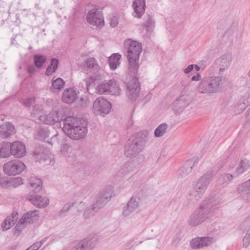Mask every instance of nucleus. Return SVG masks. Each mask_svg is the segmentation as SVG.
<instances>
[{
    "instance_id": "e2e57ef3",
    "label": "nucleus",
    "mask_w": 250,
    "mask_h": 250,
    "mask_svg": "<svg viewBox=\"0 0 250 250\" xmlns=\"http://www.w3.org/2000/svg\"><path fill=\"white\" fill-rule=\"evenodd\" d=\"M70 250H82L80 247H78V243L77 245L73 247Z\"/></svg>"
},
{
    "instance_id": "f03ea898",
    "label": "nucleus",
    "mask_w": 250,
    "mask_h": 250,
    "mask_svg": "<svg viewBox=\"0 0 250 250\" xmlns=\"http://www.w3.org/2000/svg\"><path fill=\"white\" fill-rule=\"evenodd\" d=\"M218 203L214 198L204 200L199 208L191 214L188 221L189 225L195 227L203 223L208 217L209 215Z\"/></svg>"
},
{
    "instance_id": "13d9d810",
    "label": "nucleus",
    "mask_w": 250,
    "mask_h": 250,
    "mask_svg": "<svg viewBox=\"0 0 250 250\" xmlns=\"http://www.w3.org/2000/svg\"><path fill=\"white\" fill-rule=\"evenodd\" d=\"M152 94L150 93L147 94L145 97L143 98V101L145 103L148 102L151 98Z\"/></svg>"
},
{
    "instance_id": "412c9836",
    "label": "nucleus",
    "mask_w": 250,
    "mask_h": 250,
    "mask_svg": "<svg viewBox=\"0 0 250 250\" xmlns=\"http://www.w3.org/2000/svg\"><path fill=\"white\" fill-rule=\"evenodd\" d=\"M12 155L16 158H21L26 155L25 146L21 142L16 141L12 143Z\"/></svg>"
},
{
    "instance_id": "79ce46f5",
    "label": "nucleus",
    "mask_w": 250,
    "mask_h": 250,
    "mask_svg": "<svg viewBox=\"0 0 250 250\" xmlns=\"http://www.w3.org/2000/svg\"><path fill=\"white\" fill-rule=\"evenodd\" d=\"M121 92V89L117 83L116 81L114 80V83L111 84L109 89V94L114 95H119Z\"/></svg>"
},
{
    "instance_id": "774afa93",
    "label": "nucleus",
    "mask_w": 250,
    "mask_h": 250,
    "mask_svg": "<svg viewBox=\"0 0 250 250\" xmlns=\"http://www.w3.org/2000/svg\"><path fill=\"white\" fill-rule=\"evenodd\" d=\"M248 76L250 78V69L248 73Z\"/></svg>"
},
{
    "instance_id": "a19ab883",
    "label": "nucleus",
    "mask_w": 250,
    "mask_h": 250,
    "mask_svg": "<svg viewBox=\"0 0 250 250\" xmlns=\"http://www.w3.org/2000/svg\"><path fill=\"white\" fill-rule=\"evenodd\" d=\"M7 183L9 186L17 188L23 184V180L21 177L12 178L8 180Z\"/></svg>"
},
{
    "instance_id": "8fccbe9b",
    "label": "nucleus",
    "mask_w": 250,
    "mask_h": 250,
    "mask_svg": "<svg viewBox=\"0 0 250 250\" xmlns=\"http://www.w3.org/2000/svg\"><path fill=\"white\" fill-rule=\"evenodd\" d=\"M44 241L42 240L40 242H37L34 244H33L32 246L30 247V248L31 250H38L42 246V245L44 243Z\"/></svg>"
},
{
    "instance_id": "ddd939ff",
    "label": "nucleus",
    "mask_w": 250,
    "mask_h": 250,
    "mask_svg": "<svg viewBox=\"0 0 250 250\" xmlns=\"http://www.w3.org/2000/svg\"><path fill=\"white\" fill-rule=\"evenodd\" d=\"M139 201L140 198L136 195H133L123 208L122 215L125 217L130 215L139 207Z\"/></svg>"
},
{
    "instance_id": "7ed1b4c3",
    "label": "nucleus",
    "mask_w": 250,
    "mask_h": 250,
    "mask_svg": "<svg viewBox=\"0 0 250 250\" xmlns=\"http://www.w3.org/2000/svg\"><path fill=\"white\" fill-rule=\"evenodd\" d=\"M125 47L127 49V58L130 73L137 74L139 68V58L143 51L142 44L136 41L128 39L125 41Z\"/></svg>"
},
{
    "instance_id": "aec40b11",
    "label": "nucleus",
    "mask_w": 250,
    "mask_h": 250,
    "mask_svg": "<svg viewBox=\"0 0 250 250\" xmlns=\"http://www.w3.org/2000/svg\"><path fill=\"white\" fill-rule=\"evenodd\" d=\"M132 6L134 10L133 16L134 17L141 18L145 11V0H133Z\"/></svg>"
},
{
    "instance_id": "9d476101",
    "label": "nucleus",
    "mask_w": 250,
    "mask_h": 250,
    "mask_svg": "<svg viewBox=\"0 0 250 250\" xmlns=\"http://www.w3.org/2000/svg\"><path fill=\"white\" fill-rule=\"evenodd\" d=\"M85 121L82 119L74 116H69L66 117L63 120V130L66 135L69 134L71 132L79 128Z\"/></svg>"
},
{
    "instance_id": "7c9ffc66",
    "label": "nucleus",
    "mask_w": 250,
    "mask_h": 250,
    "mask_svg": "<svg viewBox=\"0 0 250 250\" xmlns=\"http://www.w3.org/2000/svg\"><path fill=\"white\" fill-rule=\"evenodd\" d=\"M114 83V80H110L108 81H104L98 85L96 88L97 92L99 94H109L111 84Z\"/></svg>"
},
{
    "instance_id": "49530a36",
    "label": "nucleus",
    "mask_w": 250,
    "mask_h": 250,
    "mask_svg": "<svg viewBox=\"0 0 250 250\" xmlns=\"http://www.w3.org/2000/svg\"><path fill=\"white\" fill-rule=\"evenodd\" d=\"M90 104V102L86 96H83L80 98L79 104L82 107H85Z\"/></svg>"
},
{
    "instance_id": "473e14b6",
    "label": "nucleus",
    "mask_w": 250,
    "mask_h": 250,
    "mask_svg": "<svg viewBox=\"0 0 250 250\" xmlns=\"http://www.w3.org/2000/svg\"><path fill=\"white\" fill-rule=\"evenodd\" d=\"M234 176H236L235 175L233 176L228 173H223L219 175L218 182L223 187H226L232 181Z\"/></svg>"
},
{
    "instance_id": "37998d69",
    "label": "nucleus",
    "mask_w": 250,
    "mask_h": 250,
    "mask_svg": "<svg viewBox=\"0 0 250 250\" xmlns=\"http://www.w3.org/2000/svg\"><path fill=\"white\" fill-rule=\"evenodd\" d=\"M154 21L152 17L148 15L147 20L143 24V26L146 28L147 31H150L154 26Z\"/></svg>"
},
{
    "instance_id": "2f4dec72",
    "label": "nucleus",
    "mask_w": 250,
    "mask_h": 250,
    "mask_svg": "<svg viewBox=\"0 0 250 250\" xmlns=\"http://www.w3.org/2000/svg\"><path fill=\"white\" fill-rule=\"evenodd\" d=\"M52 80V85L50 87V90L54 93H58L64 86L65 82L60 78Z\"/></svg>"
},
{
    "instance_id": "a211bd4d",
    "label": "nucleus",
    "mask_w": 250,
    "mask_h": 250,
    "mask_svg": "<svg viewBox=\"0 0 250 250\" xmlns=\"http://www.w3.org/2000/svg\"><path fill=\"white\" fill-rule=\"evenodd\" d=\"M28 199L36 207L39 208H44L49 205V200L46 197H42L39 195H33L28 197Z\"/></svg>"
},
{
    "instance_id": "393cba45",
    "label": "nucleus",
    "mask_w": 250,
    "mask_h": 250,
    "mask_svg": "<svg viewBox=\"0 0 250 250\" xmlns=\"http://www.w3.org/2000/svg\"><path fill=\"white\" fill-rule=\"evenodd\" d=\"M250 169V160L247 158L241 159L238 163L234 172L236 176L242 174Z\"/></svg>"
},
{
    "instance_id": "6e6552de",
    "label": "nucleus",
    "mask_w": 250,
    "mask_h": 250,
    "mask_svg": "<svg viewBox=\"0 0 250 250\" xmlns=\"http://www.w3.org/2000/svg\"><path fill=\"white\" fill-rule=\"evenodd\" d=\"M87 23L92 26L101 28L104 25V17L101 12L97 8L89 10L86 15Z\"/></svg>"
},
{
    "instance_id": "4c0bfd02",
    "label": "nucleus",
    "mask_w": 250,
    "mask_h": 250,
    "mask_svg": "<svg viewBox=\"0 0 250 250\" xmlns=\"http://www.w3.org/2000/svg\"><path fill=\"white\" fill-rule=\"evenodd\" d=\"M168 125L166 123H163L158 125L154 131V136L156 137L163 136L167 131Z\"/></svg>"
},
{
    "instance_id": "dca6fc26",
    "label": "nucleus",
    "mask_w": 250,
    "mask_h": 250,
    "mask_svg": "<svg viewBox=\"0 0 250 250\" xmlns=\"http://www.w3.org/2000/svg\"><path fill=\"white\" fill-rule=\"evenodd\" d=\"M213 238L208 237H197L190 241V246L192 248L201 249L207 247L212 244Z\"/></svg>"
},
{
    "instance_id": "de8ad7c7",
    "label": "nucleus",
    "mask_w": 250,
    "mask_h": 250,
    "mask_svg": "<svg viewBox=\"0 0 250 250\" xmlns=\"http://www.w3.org/2000/svg\"><path fill=\"white\" fill-rule=\"evenodd\" d=\"M35 102V98L34 97H30L23 100V104L26 107H30Z\"/></svg>"
},
{
    "instance_id": "3c124183",
    "label": "nucleus",
    "mask_w": 250,
    "mask_h": 250,
    "mask_svg": "<svg viewBox=\"0 0 250 250\" xmlns=\"http://www.w3.org/2000/svg\"><path fill=\"white\" fill-rule=\"evenodd\" d=\"M69 148V146L67 144H64L62 146L61 148V152L64 156H68L67 152L68 151Z\"/></svg>"
},
{
    "instance_id": "f3484780",
    "label": "nucleus",
    "mask_w": 250,
    "mask_h": 250,
    "mask_svg": "<svg viewBox=\"0 0 250 250\" xmlns=\"http://www.w3.org/2000/svg\"><path fill=\"white\" fill-rule=\"evenodd\" d=\"M194 161L192 160L187 161L176 172L177 178H184L187 176L192 170L194 165Z\"/></svg>"
},
{
    "instance_id": "f257e3e1",
    "label": "nucleus",
    "mask_w": 250,
    "mask_h": 250,
    "mask_svg": "<svg viewBox=\"0 0 250 250\" xmlns=\"http://www.w3.org/2000/svg\"><path fill=\"white\" fill-rule=\"evenodd\" d=\"M149 133L147 130H143L138 133L125 147V154L127 157H134L133 159L126 163L124 165L125 172L118 171L117 177H123L128 172L132 171L138 168L140 164L144 160L145 157L138 154L143 150L146 143L149 140Z\"/></svg>"
},
{
    "instance_id": "bb28decb",
    "label": "nucleus",
    "mask_w": 250,
    "mask_h": 250,
    "mask_svg": "<svg viewBox=\"0 0 250 250\" xmlns=\"http://www.w3.org/2000/svg\"><path fill=\"white\" fill-rule=\"evenodd\" d=\"M77 96V93L74 88H67L63 92L62 100L65 103L72 104L75 102Z\"/></svg>"
},
{
    "instance_id": "6ab92c4d",
    "label": "nucleus",
    "mask_w": 250,
    "mask_h": 250,
    "mask_svg": "<svg viewBox=\"0 0 250 250\" xmlns=\"http://www.w3.org/2000/svg\"><path fill=\"white\" fill-rule=\"evenodd\" d=\"M58 113V111H52L47 115H40L39 119L43 124L54 125L55 123L58 122L60 120Z\"/></svg>"
},
{
    "instance_id": "58836bf2",
    "label": "nucleus",
    "mask_w": 250,
    "mask_h": 250,
    "mask_svg": "<svg viewBox=\"0 0 250 250\" xmlns=\"http://www.w3.org/2000/svg\"><path fill=\"white\" fill-rule=\"evenodd\" d=\"M49 130L46 127H42L38 130L36 138L39 140L44 141L49 136Z\"/></svg>"
},
{
    "instance_id": "e433bc0d",
    "label": "nucleus",
    "mask_w": 250,
    "mask_h": 250,
    "mask_svg": "<svg viewBox=\"0 0 250 250\" xmlns=\"http://www.w3.org/2000/svg\"><path fill=\"white\" fill-rule=\"evenodd\" d=\"M59 61L57 59L54 58L51 61V64L47 67L45 74L47 76L52 75L57 69Z\"/></svg>"
},
{
    "instance_id": "c85d7f7f",
    "label": "nucleus",
    "mask_w": 250,
    "mask_h": 250,
    "mask_svg": "<svg viewBox=\"0 0 250 250\" xmlns=\"http://www.w3.org/2000/svg\"><path fill=\"white\" fill-rule=\"evenodd\" d=\"M18 213L17 212H13L11 217H8L1 225V228L3 231L10 229L17 222Z\"/></svg>"
},
{
    "instance_id": "4468645a",
    "label": "nucleus",
    "mask_w": 250,
    "mask_h": 250,
    "mask_svg": "<svg viewBox=\"0 0 250 250\" xmlns=\"http://www.w3.org/2000/svg\"><path fill=\"white\" fill-rule=\"evenodd\" d=\"M111 108L110 103L101 97L97 98L93 103L94 110L103 114H107L109 113Z\"/></svg>"
},
{
    "instance_id": "b1692460",
    "label": "nucleus",
    "mask_w": 250,
    "mask_h": 250,
    "mask_svg": "<svg viewBox=\"0 0 250 250\" xmlns=\"http://www.w3.org/2000/svg\"><path fill=\"white\" fill-rule=\"evenodd\" d=\"M237 192L242 195H246V200L250 203V179L238 185Z\"/></svg>"
},
{
    "instance_id": "20e7f679",
    "label": "nucleus",
    "mask_w": 250,
    "mask_h": 250,
    "mask_svg": "<svg viewBox=\"0 0 250 250\" xmlns=\"http://www.w3.org/2000/svg\"><path fill=\"white\" fill-rule=\"evenodd\" d=\"M214 171L210 169L197 179L192 185V190L188 196V200L195 204L203 196L212 180Z\"/></svg>"
},
{
    "instance_id": "423d86ee",
    "label": "nucleus",
    "mask_w": 250,
    "mask_h": 250,
    "mask_svg": "<svg viewBox=\"0 0 250 250\" xmlns=\"http://www.w3.org/2000/svg\"><path fill=\"white\" fill-rule=\"evenodd\" d=\"M225 78L222 76H207L203 78L199 82L197 90L202 94H213L217 93Z\"/></svg>"
},
{
    "instance_id": "9b49d317",
    "label": "nucleus",
    "mask_w": 250,
    "mask_h": 250,
    "mask_svg": "<svg viewBox=\"0 0 250 250\" xmlns=\"http://www.w3.org/2000/svg\"><path fill=\"white\" fill-rule=\"evenodd\" d=\"M132 73L134 77L127 84V96L130 100L134 101L139 96L140 88L138 78L137 77L138 73Z\"/></svg>"
},
{
    "instance_id": "a878e982",
    "label": "nucleus",
    "mask_w": 250,
    "mask_h": 250,
    "mask_svg": "<svg viewBox=\"0 0 250 250\" xmlns=\"http://www.w3.org/2000/svg\"><path fill=\"white\" fill-rule=\"evenodd\" d=\"M39 216L36 210L30 211L24 214L22 218L19 220L20 224H27L33 223L37 221Z\"/></svg>"
},
{
    "instance_id": "cd10ccee",
    "label": "nucleus",
    "mask_w": 250,
    "mask_h": 250,
    "mask_svg": "<svg viewBox=\"0 0 250 250\" xmlns=\"http://www.w3.org/2000/svg\"><path fill=\"white\" fill-rule=\"evenodd\" d=\"M35 154L36 161H38L40 163L45 162L47 160L50 161L49 152L43 148H37L35 151Z\"/></svg>"
},
{
    "instance_id": "680f3d73",
    "label": "nucleus",
    "mask_w": 250,
    "mask_h": 250,
    "mask_svg": "<svg viewBox=\"0 0 250 250\" xmlns=\"http://www.w3.org/2000/svg\"><path fill=\"white\" fill-rule=\"evenodd\" d=\"M194 68L195 69L196 71H199L201 69V66L197 64H193Z\"/></svg>"
},
{
    "instance_id": "09e8293b",
    "label": "nucleus",
    "mask_w": 250,
    "mask_h": 250,
    "mask_svg": "<svg viewBox=\"0 0 250 250\" xmlns=\"http://www.w3.org/2000/svg\"><path fill=\"white\" fill-rule=\"evenodd\" d=\"M42 106L40 104L35 105L33 107V110L32 112V114L36 115L40 114V113L42 111Z\"/></svg>"
},
{
    "instance_id": "6e6d98bb",
    "label": "nucleus",
    "mask_w": 250,
    "mask_h": 250,
    "mask_svg": "<svg viewBox=\"0 0 250 250\" xmlns=\"http://www.w3.org/2000/svg\"><path fill=\"white\" fill-rule=\"evenodd\" d=\"M36 70V66H35L34 64H30L27 66V71L28 73L30 74H33L35 72Z\"/></svg>"
},
{
    "instance_id": "052dcab7",
    "label": "nucleus",
    "mask_w": 250,
    "mask_h": 250,
    "mask_svg": "<svg viewBox=\"0 0 250 250\" xmlns=\"http://www.w3.org/2000/svg\"><path fill=\"white\" fill-rule=\"evenodd\" d=\"M200 65L202 67V69H204L207 65V62L206 60H202L199 62Z\"/></svg>"
},
{
    "instance_id": "c03bdc74",
    "label": "nucleus",
    "mask_w": 250,
    "mask_h": 250,
    "mask_svg": "<svg viewBox=\"0 0 250 250\" xmlns=\"http://www.w3.org/2000/svg\"><path fill=\"white\" fill-rule=\"evenodd\" d=\"M248 97L243 100L242 103L239 104L238 107H240L241 111H243L250 104V85L248 90Z\"/></svg>"
},
{
    "instance_id": "69168bd1",
    "label": "nucleus",
    "mask_w": 250,
    "mask_h": 250,
    "mask_svg": "<svg viewBox=\"0 0 250 250\" xmlns=\"http://www.w3.org/2000/svg\"><path fill=\"white\" fill-rule=\"evenodd\" d=\"M125 166H123L122 167H121L118 171H121V172H125Z\"/></svg>"
},
{
    "instance_id": "c756f323",
    "label": "nucleus",
    "mask_w": 250,
    "mask_h": 250,
    "mask_svg": "<svg viewBox=\"0 0 250 250\" xmlns=\"http://www.w3.org/2000/svg\"><path fill=\"white\" fill-rule=\"evenodd\" d=\"M84 65L87 68V69L92 72L93 73L96 74L99 70V66L97 61L94 58H88L84 60Z\"/></svg>"
},
{
    "instance_id": "f8f14e48",
    "label": "nucleus",
    "mask_w": 250,
    "mask_h": 250,
    "mask_svg": "<svg viewBox=\"0 0 250 250\" xmlns=\"http://www.w3.org/2000/svg\"><path fill=\"white\" fill-rule=\"evenodd\" d=\"M231 61L232 56L229 52L225 53L215 60L214 64L218 67L220 75L229 69Z\"/></svg>"
},
{
    "instance_id": "0e129e2a",
    "label": "nucleus",
    "mask_w": 250,
    "mask_h": 250,
    "mask_svg": "<svg viewBox=\"0 0 250 250\" xmlns=\"http://www.w3.org/2000/svg\"><path fill=\"white\" fill-rule=\"evenodd\" d=\"M23 224H20V222H19L15 226V229L16 230L20 231V226L23 225Z\"/></svg>"
},
{
    "instance_id": "4be33fe9",
    "label": "nucleus",
    "mask_w": 250,
    "mask_h": 250,
    "mask_svg": "<svg viewBox=\"0 0 250 250\" xmlns=\"http://www.w3.org/2000/svg\"><path fill=\"white\" fill-rule=\"evenodd\" d=\"M97 240L94 235H89L78 243V247H80L82 250H91L94 247Z\"/></svg>"
},
{
    "instance_id": "a18cd8bd",
    "label": "nucleus",
    "mask_w": 250,
    "mask_h": 250,
    "mask_svg": "<svg viewBox=\"0 0 250 250\" xmlns=\"http://www.w3.org/2000/svg\"><path fill=\"white\" fill-rule=\"evenodd\" d=\"M250 245V227L247 233L243 239V246L244 248H247Z\"/></svg>"
},
{
    "instance_id": "1a4fd4ad",
    "label": "nucleus",
    "mask_w": 250,
    "mask_h": 250,
    "mask_svg": "<svg viewBox=\"0 0 250 250\" xmlns=\"http://www.w3.org/2000/svg\"><path fill=\"white\" fill-rule=\"evenodd\" d=\"M187 88L181 92L180 96L173 103L172 109L175 113H180L189 104V96L187 94Z\"/></svg>"
},
{
    "instance_id": "5701e85b",
    "label": "nucleus",
    "mask_w": 250,
    "mask_h": 250,
    "mask_svg": "<svg viewBox=\"0 0 250 250\" xmlns=\"http://www.w3.org/2000/svg\"><path fill=\"white\" fill-rule=\"evenodd\" d=\"M15 132V127L10 122H6L0 126V137L5 139L13 135Z\"/></svg>"
},
{
    "instance_id": "5fc2aeb1",
    "label": "nucleus",
    "mask_w": 250,
    "mask_h": 250,
    "mask_svg": "<svg viewBox=\"0 0 250 250\" xmlns=\"http://www.w3.org/2000/svg\"><path fill=\"white\" fill-rule=\"evenodd\" d=\"M59 135L58 134L53 135L50 139V141L48 142V143L51 144V145L55 143H59Z\"/></svg>"
},
{
    "instance_id": "2eb2a0df",
    "label": "nucleus",
    "mask_w": 250,
    "mask_h": 250,
    "mask_svg": "<svg viewBox=\"0 0 250 250\" xmlns=\"http://www.w3.org/2000/svg\"><path fill=\"white\" fill-rule=\"evenodd\" d=\"M87 123L84 121L73 132H71L67 135L72 139L77 140L83 138L87 133Z\"/></svg>"
},
{
    "instance_id": "f704fd0d",
    "label": "nucleus",
    "mask_w": 250,
    "mask_h": 250,
    "mask_svg": "<svg viewBox=\"0 0 250 250\" xmlns=\"http://www.w3.org/2000/svg\"><path fill=\"white\" fill-rule=\"evenodd\" d=\"M12 144L6 142L3 143L0 148V156L2 158H7L12 154Z\"/></svg>"
},
{
    "instance_id": "603ef678",
    "label": "nucleus",
    "mask_w": 250,
    "mask_h": 250,
    "mask_svg": "<svg viewBox=\"0 0 250 250\" xmlns=\"http://www.w3.org/2000/svg\"><path fill=\"white\" fill-rule=\"evenodd\" d=\"M119 23L118 19L116 17H113L110 19V24L112 27H116Z\"/></svg>"
},
{
    "instance_id": "bf43d9fd",
    "label": "nucleus",
    "mask_w": 250,
    "mask_h": 250,
    "mask_svg": "<svg viewBox=\"0 0 250 250\" xmlns=\"http://www.w3.org/2000/svg\"><path fill=\"white\" fill-rule=\"evenodd\" d=\"M201 79V75L199 73H197L196 75L193 76L191 78L192 81H199Z\"/></svg>"
},
{
    "instance_id": "4d7b16f0",
    "label": "nucleus",
    "mask_w": 250,
    "mask_h": 250,
    "mask_svg": "<svg viewBox=\"0 0 250 250\" xmlns=\"http://www.w3.org/2000/svg\"><path fill=\"white\" fill-rule=\"evenodd\" d=\"M194 69V66L193 64H190L188 66L187 68L184 69V72L186 74H188L191 72Z\"/></svg>"
},
{
    "instance_id": "c9c22d12",
    "label": "nucleus",
    "mask_w": 250,
    "mask_h": 250,
    "mask_svg": "<svg viewBox=\"0 0 250 250\" xmlns=\"http://www.w3.org/2000/svg\"><path fill=\"white\" fill-rule=\"evenodd\" d=\"M121 58V55L118 53L113 54L109 58V64L111 69L115 70L117 66L120 64V60Z\"/></svg>"
},
{
    "instance_id": "39448f33",
    "label": "nucleus",
    "mask_w": 250,
    "mask_h": 250,
    "mask_svg": "<svg viewBox=\"0 0 250 250\" xmlns=\"http://www.w3.org/2000/svg\"><path fill=\"white\" fill-rule=\"evenodd\" d=\"M113 193V188L111 186H107L101 190L97 195L94 203L87 207L83 213L85 218H87L89 215L93 214L99 209L104 207L111 199Z\"/></svg>"
},
{
    "instance_id": "338daca9",
    "label": "nucleus",
    "mask_w": 250,
    "mask_h": 250,
    "mask_svg": "<svg viewBox=\"0 0 250 250\" xmlns=\"http://www.w3.org/2000/svg\"><path fill=\"white\" fill-rule=\"evenodd\" d=\"M16 37L15 36V37H13V38H12V39H11V43H12V44H13V43H14V42H14V41H15Z\"/></svg>"
},
{
    "instance_id": "864d4df0",
    "label": "nucleus",
    "mask_w": 250,
    "mask_h": 250,
    "mask_svg": "<svg viewBox=\"0 0 250 250\" xmlns=\"http://www.w3.org/2000/svg\"><path fill=\"white\" fill-rule=\"evenodd\" d=\"M72 206H73V204L70 203L66 204L60 211V213L62 214L67 212Z\"/></svg>"
},
{
    "instance_id": "0eeeda50",
    "label": "nucleus",
    "mask_w": 250,
    "mask_h": 250,
    "mask_svg": "<svg viewBox=\"0 0 250 250\" xmlns=\"http://www.w3.org/2000/svg\"><path fill=\"white\" fill-rule=\"evenodd\" d=\"M25 168L24 164L19 160L10 161L3 165L4 173L9 176L21 173Z\"/></svg>"
},
{
    "instance_id": "ea45409f",
    "label": "nucleus",
    "mask_w": 250,
    "mask_h": 250,
    "mask_svg": "<svg viewBox=\"0 0 250 250\" xmlns=\"http://www.w3.org/2000/svg\"><path fill=\"white\" fill-rule=\"evenodd\" d=\"M34 61L35 66L40 68L46 62V58L42 55H36L34 57Z\"/></svg>"
},
{
    "instance_id": "72a5a7b5",
    "label": "nucleus",
    "mask_w": 250,
    "mask_h": 250,
    "mask_svg": "<svg viewBox=\"0 0 250 250\" xmlns=\"http://www.w3.org/2000/svg\"><path fill=\"white\" fill-rule=\"evenodd\" d=\"M30 190L38 192L42 189V183L41 180L35 177H31L29 183Z\"/></svg>"
}]
</instances>
